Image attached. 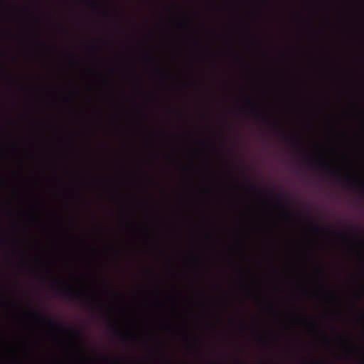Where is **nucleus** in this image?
<instances>
[{
    "mask_svg": "<svg viewBox=\"0 0 364 364\" xmlns=\"http://www.w3.org/2000/svg\"><path fill=\"white\" fill-rule=\"evenodd\" d=\"M268 215H269V364H273V187L269 185L268 191Z\"/></svg>",
    "mask_w": 364,
    "mask_h": 364,
    "instance_id": "obj_1",
    "label": "nucleus"
},
{
    "mask_svg": "<svg viewBox=\"0 0 364 364\" xmlns=\"http://www.w3.org/2000/svg\"><path fill=\"white\" fill-rule=\"evenodd\" d=\"M360 364H364V362H361Z\"/></svg>",
    "mask_w": 364,
    "mask_h": 364,
    "instance_id": "obj_23",
    "label": "nucleus"
},
{
    "mask_svg": "<svg viewBox=\"0 0 364 364\" xmlns=\"http://www.w3.org/2000/svg\"><path fill=\"white\" fill-rule=\"evenodd\" d=\"M237 364H241V363H237Z\"/></svg>",
    "mask_w": 364,
    "mask_h": 364,
    "instance_id": "obj_24",
    "label": "nucleus"
},
{
    "mask_svg": "<svg viewBox=\"0 0 364 364\" xmlns=\"http://www.w3.org/2000/svg\"><path fill=\"white\" fill-rule=\"evenodd\" d=\"M92 5L94 7H96V4L93 3Z\"/></svg>",
    "mask_w": 364,
    "mask_h": 364,
    "instance_id": "obj_21",
    "label": "nucleus"
},
{
    "mask_svg": "<svg viewBox=\"0 0 364 364\" xmlns=\"http://www.w3.org/2000/svg\"><path fill=\"white\" fill-rule=\"evenodd\" d=\"M308 221H309L310 228L314 232H329L330 231L329 229L321 228L316 225L309 218H308Z\"/></svg>",
    "mask_w": 364,
    "mask_h": 364,
    "instance_id": "obj_12",
    "label": "nucleus"
},
{
    "mask_svg": "<svg viewBox=\"0 0 364 364\" xmlns=\"http://www.w3.org/2000/svg\"><path fill=\"white\" fill-rule=\"evenodd\" d=\"M294 200L290 197L288 196L287 198V208L284 211L285 218L289 221L291 222L294 220L299 219L301 218V214L299 212L296 210L294 208Z\"/></svg>",
    "mask_w": 364,
    "mask_h": 364,
    "instance_id": "obj_7",
    "label": "nucleus"
},
{
    "mask_svg": "<svg viewBox=\"0 0 364 364\" xmlns=\"http://www.w3.org/2000/svg\"><path fill=\"white\" fill-rule=\"evenodd\" d=\"M246 35L247 40L245 41V48L247 50H252L254 49L255 46H257L258 43V39L257 36L250 32L249 26H246Z\"/></svg>",
    "mask_w": 364,
    "mask_h": 364,
    "instance_id": "obj_8",
    "label": "nucleus"
},
{
    "mask_svg": "<svg viewBox=\"0 0 364 364\" xmlns=\"http://www.w3.org/2000/svg\"><path fill=\"white\" fill-rule=\"evenodd\" d=\"M319 268L321 271H323L322 267L320 266Z\"/></svg>",
    "mask_w": 364,
    "mask_h": 364,
    "instance_id": "obj_22",
    "label": "nucleus"
},
{
    "mask_svg": "<svg viewBox=\"0 0 364 364\" xmlns=\"http://www.w3.org/2000/svg\"><path fill=\"white\" fill-rule=\"evenodd\" d=\"M240 323L242 325V326L244 328H247L249 326L245 323V321L243 318H241L240 319Z\"/></svg>",
    "mask_w": 364,
    "mask_h": 364,
    "instance_id": "obj_18",
    "label": "nucleus"
},
{
    "mask_svg": "<svg viewBox=\"0 0 364 364\" xmlns=\"http://www.w3.org/2000/svg\"><path fill=\"white\" fill-rule=\"evenodd\" d=\"M287 139L291 144V147L294 149L299 148L301 144V139L298 136V135L296 133H294L291 136H287Z\"/></svg>",
    "mask_w": 364,
    "mask_h": 364,
    "instance_id": "obj_11",
    "label": "nucleus"
},
{
    "mask_svg": "<svg viewBox=\"0 0 364 364\" xmlns=\"http://www.w3.org/2000/svg\"><path fill=\"white\" fill-rule=\"evenodd\" d=\"M56 293L70 301H82L83 299V294L82 291L75 290L70 287H65L62 284H60Z\"/></svg>",
    "mask_w": 364,
    "mask_h": 364,
    "instance_id": "obj_5",
    "label": "nucleus"
},
{
    "mask_svg": "<svg viewBox=\"0 0 364 364\" xmlns=\"http://www.w3.org/2000/svg\"><path fill=\"white\" fill-rule=\"evenodd\" d=\"M242 287L245 289L247 293H250V291L247 287L246 276L244 274H242Z\"/></svg>",
    "mask_w": 364,
    "mask_h": 364,
    "instance_id": "obj_15",
    "label": "nucleus"
},
{
    "mask_svg": "<svg viewBox=\"0 0 364 364\" xmlns=\"http://www.w3.org/2000/svg\"><path fill=\"white\" fill-rule=\"evenodd\" d=\"M243 107L254 119H258L261 117L257 102L252 97L244 95Z\"/></svg>",
    "mask_w": 364,
    "mask_h": 364,
    "instance_id": "obj_4",
    "label": "nucleus"
},
{
    "mask_svg": "<svg viewBox=\"0 0 364 364\" xmlns=\"http://www.w3.org/2000/svg\"><path fill=\"white\" fill-rule=\"evenodd\" d=\"M107 328L109 329H114L115 334L120 340L125 341L128 338V336L126 334L122 333L119 331V329L117 328V325L114 321H109V322L107 323Z\"/></svg>",
    "mask_w": 364,
    "mask_h": 364,
    "instance_id": "obj_10",
    "label": "nucleus"
},
{
    "mask_svg": "<svg viewBox=\"0 0 364 364\" xmlns=\"http://www.w3.org/2000/svg\"><path fill=\"white\" fill-rule=\"evenodd\" d=\"M103 13L106 16H109V12L107 10H105Z\"/></svg>",
    "mask_w": 364,
    "mask_h": 364,
    "instance_id": "obj_19",
    "label": "nucleus"
},
{
    "mask_svg": "<svg viewBox=\"0 0 364 364\" xmlns=\"http://www.w3.org/2000/svg\"><path fill=\"white\" fill-rule=\"evenodd\" d=\"M70 331H72L77 337L81 338L82 334H81V333L78 330H75V329L73 330V329H71Z\"/></svg>",
    "mask_w": 364,
    "mask_h": 364,
    "instance_id": "obj_16",
    "label": "nucleus"
},
{
    "mask_svg": "<svg viewBox=\"0 0 364 364\" xmlns=\"http://www.w3.org/2000/svg\"><path fill=\"white\" fill-rule=\"evenodd\" d=\"M33 316H34L36 318L40 320L43 323L46 324L47 326L53 328V329H55L58 331H63L65 330V327L63 324L58 323L53 318H52L45 314H43L38 311H36L35 312H33Z\"/></svg>",
    "mask_w": 364,
    "mask_h": 364,
    "instance_id": "obj_6",
    "label": "nucleus"
},
{
    "mask_svg": "<svg viewBox=\"0 0 364 364\" xmlns=\"http://www.w3.org/2000/svg\"><path fill=\"white\" fill-rule=\"evenodd\" d=\"M288 50L291 54H298L302 52V48L300 45H291Z\"/></svg>",
    "mask_w": 364,
    "mask_h": 364,
    "instance_id": "obj_13",
    "label": "nucleus"
},
{
    "mask_svg": "<svg viewBox=\"0 0 364 364\" xmlns=\"http://www.w3.org/2000/svg\"><path fill=\"white\" fill-rule=\"evenodd\" d=\"M277 226H274V364H277Z\"/></svg>",
    "mask_w": 364,
    "mask_h": 364,
    "instance_id": "obj_3",
    "label": "nucleus"
},
{
    "mask_svg": "<svg viewBox=\"0 0 364 364\" xmlns=\"http://www.w3.org/2000/svg\"><path fill=\"white\" fill-rule=\"evenodd\" d=\"M245 183L247 185V191L250 193H255L257 191V187L254 183L250 180L245 179Z\"/></svg>",
    "mask_w": 364,
    "mask_h": 364,
    "instance_id": "obj_14",
    "label": "nucleus"
},
{
    "mask_svg": "<svg viewBox=\"0 0 364 364\" xmlns=\"http://www.w3.org/2000/svg\"><path fill=\"white\" fill-rule=\"evenodd\" d=\"M300 364H321L320 363H318V362H306L304 360H302L301 361V363Z\"/></svg>",
    "mask_w": 364,
    "mask_h": 364,
    "instance_id": "obj_17",
    "label": "nucleus"
},
{
    "mask_svg": "<svg viewBox=\"0 0 364 364\" xmlns=\"http://www.w3.org/2000/svg\"><path fill=\"white\" fill-rule=\"evenodd\" d=\"M304 161L308 166L321 171L325 175L336 179L338 182H344L350 188H359L360 191L364 193V183L357 179L352 178L348 176L338 174L329 162L323 161L321 158H308Z\"/></svg>",
    "mask_w": 364,
    "mask_h": 364,
    "instance_id": "obj_2",
    "label": "nucleus"
},
{
    "mask_svg": "<svg viewBox=\"0 0 364 364\" xmlns=\"http://www.w3.org/2000/svg\"><path fill=\"white\" fill-rule=\"evenodd\" d=\"M290 314L292 316L291 322L294 324H298L301 323H306V319L303 318L301 314L298 312L296 309H292L290 311Z\"/></svg>",
    "mask_w": 364,
    "mask_h": 364,
    "instance_id": "obj_9",
    "label": "nucleus"
},
{
    "mask_svg": "<svg viewBox=\"0 0 364 364\" xmlns=\"http://www.w3.org/2000/svg\"><path fill=\"white\" fill-rule=\"evenodd\" d=\"M240 68H245V69H247V68H252L251 67H241Z\"/></svg>",
    "mask_w": 364,
    "mask_h": 364,
    "instance_id": "obj_20",
    "label": "nucleus"
}]
</instances>
